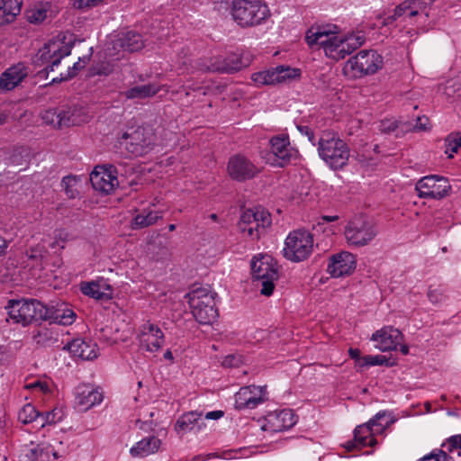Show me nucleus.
Wrapping results in <instances>:
<instances>
[{
	"label": "nucleus",
	"instance_id": "obj_1",
	"mask_svg": "<svg viewBox=\"0 0 461 461\" xmlns=\"http://www.w3.org/2000/svg\"><path fill=\"white\" fill-rule=\"evenodd\" d=\"M310 48L322 50L324 55L335 61L344 59L365 42L362 32H343L334 23H314L305 32Z\"/></svg>",
	"mask_w": 461,
	"mask_h": 461
},
{
	"label": "nucleus",
	"instance_id": "obj_2",
	"mask_svg": "<svg viewBox=\"0 0 461 461\" xmlns=\"http://www.w3.org/2000/svg\"><path fill=\"white\" fill-rule=\"evenodd\" d=\"M71 52V45L64 39L57 38L46 43L38 53V60L41 61V65H46L48 72H58V76L52 77V81L68 80L76 75V72L81 69L86 64V59L73 64L70 68H59L60 61Z\"/></svg>",
	"mask_w": 461,
	"mask_h": 461
},
{
	"label": "nucleus",
	"instance_id": "obj_3",
	"mask_svg": "<svg viewBox=\"0 0 461 461\" xmlns=\"http://www.w3.org/2000/svg\"><path fill=\"white\" fill-rule=\"evenodd\" d=\"M230 14L234 22L242 28L261 25L271 14L268 6L261 0H234Z\"/></svg>",
	"mask_w": 461,
	"mask_h": 461
},
{
	"label": "nucleus",
	"instance_id": "obj_4",
	"mask_svg": "<svg viewBox=\"0 0 461 461\" xmlns=\"http://www.w3.org/2000/svg\"><path fill=\"white\" fill-rule=\"evenodd\" d=\"M320 158L332 169L343 168L350 157L347 143L334 132H323L318 142Z\"/></svg>",
	"mask_w": 461,
	"mask_h": 461
},
{
	"label": "nucleus",
	"instance_id": "obj_5",
	"mask_svg": "<svg viewBox=\"0 0 461 461\" xmlns=\"http://www.w3.org/2000/svg\"><path fill=\"white\" fill-rule=\"evenodd\" d=\"M251 274L261 294L269 296L273 294L275 281L278 278L277 263L268 254H258L250 262Z\"/></svg>",
	"mask_w": 461,
	"mask_h": 461
},
{
	"label": "nucleus",
	"instance_id": "obj_6",
	"mask_svg": "<svg viewBox=\"0 0 461 461\" xmlns=\"http://www.w3.org/2000/svg\"><path fill=\"white\" fill-rule=\"evenodd\" d=\"M8 321L26 326L32 321L46 320L49 310L37 300H10L5 306Z\"/></svg>",
	"mask_w": 461,
	"mask_h": 461
},
{
	"label": "nucleus",
	"instance_id": "obj_7",
	"mask_svg": "<svg viewBox=\"0 0 461 461\" xmlns=\"http://www.w3.org/2000/svg\"><path fill=\"white\" fill-rule=\"evenodd\" d=\"M383 64V57L375 50H361L347 60L342 71L348 78H359L375 74L382 68Z\"/></svg>",
	"mask_w": 461,
	"mask_h": 461
},
{
	"label": "nucleus",
	"instance_id": "obj_8",
	"mask_svg": "<svg viewBox=\"0 0 461 461\" xmlns=\"http://www.w3.org/2000/svg\"><path fill=\"white\" fill-rule=\"evenodd\" d=\"M195 320L202 324H210L218 316L215 309L214 294L207 288L193 290L185 296Z\"/></svg>",
	"mask_w": 461,
	"mask_h": 461
},
{
	"label": "nucleus",
	"instance_id": "obj_9",
	"mask_svg": "<svg viewBox=\"0 0 461 461\" xmlns=\"http://www.w3.org/2000/svg\"><path fill=\"white\" fill-rule=\"evenodd\" d=\"M66 453V447L59 438L31 442L23 447L19 461H53Z\"/></svg>",
	"mask_w": 461,
	"mask_h": 461
},
{
	"label": "nucleus",
	"instance_id": "obj_10",
	"mask_svg": "<svg viewBox=\"0 0 461 461\" xmlns=\"http://www.w3.org/2000/svg\"><path fill=\"white\" fill-rule=\"evenodd\" d=\"M385 416V412H378L368 422L357 426L354 430V440L347 442L345 447L351 451L357 446L374 447L376 444L374 436L383 433L393 422V420H388L384 422Z\"/></svg>",
	"mask_w": 461,
	"mask_h": 461
},
{
	"label": "nucleus",
	"instance_id": "obj_11",
	"mask_svg": "<svg viewBox=\"0 0 461 461\" xmlns=\"http://www.w3.org/2000/svg\"><path fill=\"white\" fill-rule=\"evenodd\" d=\"M377 235L375 224L364 215H356L348 221L344 230L347 243L351 247H364Z\"/></svg>",
	"mask_w": 461,
	"mask_h": 461
},
{
	"label": "nucleus",
	"instance_id": "obj_12",
	"mask_svg": "<svg viewBox=\"0 0 461 461\" xmlns=\"http://www.w3.org/2000/svg\"><path fill=\"white\" fill-rule=\"evenodd\" d=\"M300 68L280 65L267 70L255 72L251 80L256 86L288 85L301 78Z\"/></svg>",
	"mask_w": 461,
	"mask_h": 461
},
{
	"label": "nucleus",
	"instance_id": "obj_13",
	"mask_svg": "<svg viewBox=\"0 0 461 461\" xmlns=\"http://www.w3.org/2000/svg\"><path fill=\"white\" fill-rule=\"evenodd\" d=\"M271 224V216L264 208L257 207L244 211L239 222V230L245 238L258 240L264 229Z\"/></svg>",
	"mask_w": 461,
	"mask_h": 461
},
{
	"label": "nucleus",
	"instance_id": "obj_14",
	"mask_svg": "<svg viewBox=\"0 0 461 461\" xmlns=\"http://www.w3.org/2000/svg\"><path fill=\"white\" fill-rule=\"evenodd\" d=\"M312 235L303 230L291 232L285 241L284 256L294 262L306 259L312 252Z\"/></svg>",
	"mask_w": 461,
	"mask_h": 461
},
{
	"label": "nucleus",
	"instance_id": "obj_15",
	"mask_svg": "<svg viewBox=\"0 0 461 461\" xmlns=\"http://www.w3.org/2000/svg\"><path fill=\"white\" fill-rule=\"evenodd\" d=\"M419 197L440 200L451 191L448 180L438 175H429L420 178L415 186Z\"/></svg>",
	"mask_w": 461,
	"mask_h": 461
},
{
	"label": "nucleus",
	"instance_id": "obj_16",
	"mask_svg": "<svg viewBox=\"0 0 461 461\" xmlns=\"http://www.w3.org/2000/svg\"><path fill=\"white\" fill-rule=\"evenodd\" d=\"M154 140L152 129L139 127L131 132L123 133L121 144L131 154L141 156L151 149Z\"/></svg>",
	"mask_w": 461,
	"mask_h": 461
},
{
	"label": "nucleus",
	"instance_id": "obj_17",
	"mask_svg": "<svg viewBox=\"0 0 461 461\" xmlns=\"http://www.w3.org/2000/svg\"><path fill=\"white\" fill-rule=\"evenodd\" d=\"M93 188L102 194H111L118 185L117 171L112 165L97 166L90 175Z\"/></svg>",
	"mask_w": 461,
	"mask_h": 461
},
{
	"label": "nucleus",
	"instance_id": "obj_18",
	"mask_svg": "<svg viewBox=\"0 0 461 461\" xmlns=\"http://www.w3.org/2000/svg\"><path fill=\"white\" fill-rule=\"evenodd\" d=\"M357 267L356 256L348 251H340L330 257L327 272L335 278L350 276Z\"/></svg>",
	"mask_w": 461,
	"mask_h": 461
},
{
	"label": "nucleus",
	"instance_id": "obj_19",
	"mask_svg": "<svg viewBox=\"0 0 461 461\" xmlns=\"http://www.w3.org/2000/svg\"><path fill=\"white\" fill-rule=\"evenodd\" d=\"M272 164L285 167L298 157V151L291 146L288 137L276 136L271 139Z\"/></svg>",
	"mask_w": 461,
	"mask_h": 461
},
{
	"label": "nucleus",
	"instance_id": "obj_20",
	"mask_svg": "<svg viewBox=\"0 0 461 461\" xmlns=\"http://www.w3.org/2000/svg\"><path fill=\"white\" fill-rule=\"evenodd\" d=\"M267 399L266 386H244L235 394V407L237 409H254Z\"/></svg>",
	"mask_w": 461,
	"mask_h": 461
},
{
	"label": "nucleus",
	"instance_id": "obj_21",
	"mask_svg": "<svg viewBox=\"0 0 461 461\" xmlns=\"http://www.w3.org/2000/svg\"><path fill=\"white\" fill-rule=\"evenodd\" d=\"M30 74V68L22 62L6 68L0 75V91L8 92L19 86Z\"/></svg>",
	"mask_w": 461,
	"mask_h": 461
},
{
	"label": "nucleus",
	"instance_id": "obj_22",
	"mask_svg": "<svg viewBox=\"0 0 461 461\" xmlns=\"http://www.w3.org/2000/svg\"><path fill=\"white\" fill-rule=\"evenodd\" d=\"M371 340L375 342V347L377 349L384 352L390 351L396 349L397 346L401 344L402 334L398 329L387 326L375 331L372 335Z\"/></svg>",
	"mask_w": 461,
	"mask_h": 461
},
{
	"label": "nucleus",
	"instance_id": "obj_23",
	"mask_svg": "<svg viewBox=\"0 0 461 461\" xmlns=\"http://www.w3.org/2000/svg\"><path fill=\"white\" fill-rule=\"evenodd\" d=\"M139 339L140 347L146 351L157 352L164 343V334L157 325L146 323L141 327Z\"/></svg>",
	"mask_w": 461,
	"mask_h": 461
},
{
	"label": "nucleus",
	"instance_id": "obj_24",
	"mask_svg": "<svg viewBox=\"0 0 461 461\" xmlns=\"http://www.w3.org/2000/svg\"><path fill=\"white\" fill-rule=\"evenodd\" d=\"M430 4V0H405L395 8L393 15L388 16L384 20V24H391L398 17L403 15L412 17L424 13L428 16L426 10Z\"/></svg>",
	"mask_w": 461,
	"mask_h": 461
},
{
	"label": "nucleus",
	"instance_id": "obj_25",
	"mask_svg": "<svg viewBox=\"0 0 461 461\" xmlns=\"http://www.w3.org/2000/svg\"><path fill=\"white\" fill-rule=\"evenodd\" d=\"M75 401L81 411H87L103 401V393L91 384H80L75 390Z\"/></svg>",
	"mask_w": 461,
	"mask_h": 461
},
{
	"label": "nucleus",
	"instance_id": "obj_26",
	"mask_svg": "<svg viewBox=\"0 0 461 461\" xmlns=\"http://www.w3.org/2000/svg\"><path fill=\"white\" fill-rule=\"evenodd\" d=\"M266 421L264 429L280 432L292 428L296 423V418L292 410H281L269 413Z\"/></svg>",
	"mask_w": 461,
	"mask_h": 461
},
{
	"label": "nucleus",
	"instance_id": "obj_27",
	"mask_svg": "<svg viewBox=\"0 0 461 461\" xmlns=\"http://www.w3.org/2000/svg\"><path fill=\"white\" fill-rule=\"evenodd\" d=\"M227 169L231 178L240 181L251 178L258 173L256 167L240 155L230 158Z\"/></svg>",
	"mask_w": 461,
	"mask_h": 461
},
{
	"label": "nucleus",
	"instance_id": "obj_28",
	"mask_svg": "<svg viewBox=\"0 0 461 461\" xmlns=\"http://www.w3.org/2000/svg\"><path fill=\"white\" fill-rule=\"evenodd\" d=\"M81 292L95 300L107 301L112 298L113 289L104 279H98L80 284Z\"/></svg>",
	"mask_w": 461,
	"mask_h": 461
},
{
	"label": "nucleus",
	"instance_id": "obj_29",
	"mask_svg": "<svg viewBox=\"0 0 461 461\" xmlns=\"http://www.w3.org/2000/svg\"><path fill=\"white\" fill-rule=\"evenodd\" d=\"M67 348L75 357L91 360L98 356L97 345L81 339H74Z\"/></svg>",
	"mask_w": 461,
	"mask_h": 461
},
{
	"label": "nucleus",
	"instance_id": "obj_30",
	"mask_svg": "<svg viewBox=\"0 0 461 461\" xmlns=\"http://www.w3.org/2000/svg\"><path fill=\"white\" fill-rule=\"evenodd\" d=\"M203 426V419L201 413L192 411L181 416L176 423L177 433H186L193 430H200Z\"/></svg>",
	"mask_w": 461,
	"mask_h": 461
},
{
	"label": "nucleus",
	"instance_id": "obj_31",
	"mask_svg": "<svg viewBox=\"0 0 461 461\" xmlns=\"http://www.w3.org/2000/svg\"><path fill=\"white\" fill-rule=\"evenodd\" d=\"M161 445L160 439L155 437L145 438L130 449V454L133 457H143L157 452Z\"/></svg>",
	"mask_w": 461,
	"mask_h": 461
},
{
	"label": "nucleus",
	"instance_id": "obj_32",
	"mask_svg": "<svg viewBox=\"0 0 461 461\" xmlns=\"http://www.w3.org/2000/svg\"><path fill=\"white\" fill-rule=\"evenodd\" d=\"M242 68L241 59L237 54H231L226 59H218L212 62L205 70L231 73Z\"/></svg>",
	"mask_w": 461,
	"mask_h": 461
},
{
	"label": "nucleus",
	"instance_id": "obj_33",
	"mask_svg": "<svg viewBox=\"0 0 461 461\" xmlns=\"http://www.w3.org/2000/svg\"><path fill=\"white\" fill-rule=\"evenodd\" d=\"M22 0H0V25L14 21L21 13Z\"/></svg>",
	"mask_w": 461,
	"mask_h": 461
},
{
	"label": "nucleus",
	"instance_id": "obj_34",
	"mask_svg": "<svg viewBox=\"0 0 461 461\" xmlns=\"http://www.w3.org/2000/svg\"><path fill=\"white\" fill-rule=\"evenodd\" d=\"M158 90L159 87L154 84L140 85L129 88L123 92V95L127 99H144L153 96Z\"/></svg>",
	"mask_w": 461,
	"mask_h": 461
},
{
	"label": "nucleus",
	"instance_id": "obj_35",
	"mask_svg": "<svg viewBox=\"0 0 461 461\" xmlns=\"http://www.w3.org/2000/svg\"><path fill=\"white\" fill-rule=\"evenodd\" d=\"M63 126L79 125L87 121L88 116L82 108L68 107L62 109Z\"/></svg>",
	"mask_w": 461,
	"mask_h": 461
},
{
	"label": "nucleus",
	"instance_id": "obj_36",
	"mask_svg": "<svg viewBox=\"0 0 461 461\" xmlns=\"http://www.w3.org/2000/svg\"><path fill=\"white\" fill-rule=\"evenodd\" d=\"M50 14L49 3H41L35 5L26 12L27 20L31 23H42Z\"/></svg>",
	"mask_w": 461,
	"mask_h": 461
},
{
	"label": "nucleus",
	"instance_id": "obj_37",
	"mask_svg": "<svg viewBox=\"0 0 461 461\" xmlns=\"http://www.w3.org/2000/svg\"><path fill=\"white\" fill-rule=\"evenodd\" d=\"M159 218H161L159 212L142 211L134 217L131 225L133 229L145 228L154 224Z\"/></svg>",
	"mask_w": 461,
	"mask_h": 461
},
{
	"label": "nucleus",
	"instance_id": "obj_38",
	"mask_svg": "<svg viewBox=\"0 0 461 461\" xmlns=\"http://www.w3.org/2000/svg\"><path fill=\"white\" fill-rule=\"evenodd\" d=\"M76 314L71 309L57 308L52 312H49L47 319H52L54 322L61 325H70L75 321Z\"/></svg>",
	"mask_w": 461,
	"mask_h": 461
},
{
	"label": "nucleus",
	"instance_id": "obj_39",
	"mask_svg": "<svg viewBox=\"0 0 461 461\" xmlns=\"http://www.w3.org/2000/svg\"><path fill=\"white\" fill-rule=\"evenodd\" d=\"M123 39L121 32L110 35L105 44V55L114 57L119 54L121 50H125Z\"/></svg>",
	"mask_w": 461,
	"mask_h": 461
},
{
	"label": "nucleus",
	"instance_id": "obj_40",
	"mask_svg": "<svg viewBox=\"0 0 461 461\" xmlns=\"http://www.w3.org/2000/svg\"><path fill=\"white\" fill-rule=\"evenodd\" d=\"M122 37H123V43L125 50L128 51H138L143 47V41L140 34L133 32H121Z\"/></svg>",
	"mask_w": 461,
	"mask_h": 461
},
{
	"label": "nucleus",
	"instance_id": "obj_41",
	"mask_svg": "<svg viewBox=\"0 0 461 461\" xmlns=\"http://www.w3.org/2000/svg\"><path fill=\"white\" fill-rule=\"evenodd\" d=\"M19 420L23 424L39 422V411L30 403L25 404L18 413Z\"/></svg>",
	"mask_w": 461,
	"mask_h": 461
},
{
	"label": "nucleus",
	"instance_id": "obj_42",
	"mask_svg": "<svg viewBox=\"0 0 461 461\" xmlns=\"http://www.w3.org/2000/svg\"><path fill=\"white\" fill-rule=\"evenodd\" d=\"M41 119L44 123L53 127H63V112L62 109L55 110L50 109L41 114Z\"/></svg>",
	"mask_w": 461,
	"mask_h": 461
},
{
	"label": "nucleus",
	"instance_id": "obj_43",
	"mask_svg": "<svg viewBox=\"0 0 461 461\" xmlns=\"http://www.w3.org/2000/svg\"><path fill=\"white\" fill-rule=\"evenodd\" d=\"M25 388L32 392L48 394L52 392L53 383L48 379H36L25 384Z\"/></svg>",
	"mask_w": 461,
	"mask_h": 461
},
{
	"label": "nucleus",
	"instance_id": "obj_44",
	"mask_svg": "<svg viewBox=\"0 0 461 461\" xmlns=\"http://www.w3.org/2000/svg\"><path fill=\"white\" fill-rule=\"evenodd\" d=\"M223 89V86H197L194 87L188 86V89L186 91V95H190L191 94H194V97H199L200 95H218L221 94Z\"/></svg>",
	"mask_w": 461,
	"mask_h": 461
},
{
	"label": "nucleus",
	"instance_id": "obj_45",
	"mask_svg": "<svg viewBox=\"0 0 461 461\" xmlns=\"http://www.w3.org/2000/svg\"><path fill=\"white\" fill-rule=\"evenodd\" d=\"M36 342L43 346H50L58 341V333L49 329H41L35 336Z\"/></svg>",
	"mask_w": 461,
	"mask_h": 461
},
{
	"label": "nucleus",
	"instance_id": "obj_46",
	"mask_svg": "<svg viewBox=\"0 0 461 461\" xmlns=\"http://www.w3.org/2000/svg\"><path fill=\"white\" fill-rule=\"evenodd\" d=\"M447 141V145L446 148V153L449 158H453L454 153H457L461 150V135L456 134L449 136Z\"/></svg>",
	"mask_w": 461,
	"mask_h": 461
},
{
	"label": "nucleus",
	"instance_id": "obj_47",
	"mask_svg": "<svg viewBox=\"0 0 461 461\" xmlns=\"http://www.w3.org/2000/svg\"><path fill=\"white\" fill-rule=\"evenodd\" d=\"M107 3L108 0H73V7L86 11Z\"/></svg>",
	"mask_w": 461,
	"mask_h": 461
},
{
	"label": "nucleus",
	"instance_id": "obj_48",
	"mask_svg": "<svg viewBox=\"0 0 461 461\" xmlns=\"http://www.w3.org/2000/svg\"><path fill=\"white\" fill-rule=\"evenodd\" d=\"M77 179L74 176H66L62 179L61 185L69 198H75L77 194L76 185Z\"/></svg>",
	"mask_w": 461,
	"mask_h": 461
},
{
	"label": "nucleus",
	"instance_id": "obj_49",
	"mask_svg": "<svg viewBox=\"0 0 461 461\" xmlns=\"http://www.w3.org/2000/svg\"><path fill=\"white\" fill-rule=\"evenodd\" d=\"M387 359L384 356H365L360 359V367L370 366H382L386 363Z\"/></svg>",
	"mask_w": 461,
	"mask_h": 461
},
{
	"label": "nucleus",
	"instance_id": "obj_50",
	"mask_svg": "<svg viewBox=\"0 0 461 461\" xmlns=\"http://www.w3.org/2000/svg\"><path fill=\"white\" fill-rule=\"evenodd\" d=\"M68 233L65 230H56L54 231L55 241L51 244V247L64 248L65 242L68 240Z\"/></svg>",
	"mask_w": 461,
	"mask_h": 461
},
{
	"label": "nucleus",
	"instance_id": "obj_51",
	"mask_svg": "<svg viewBox=\"0 0 461 461\" xmlns=\"http://www.w3.org/2000/svg\"><path fill=\"white\" fill-rule=\"evenodd\" d=\"M443 446L450 452L458 450V455L461 456V434L451 437Z\"/></svg>",
	"mask_w": 461,
	"mask_h": 461
},
{
	"label": "nucleus",
	"instance_id": "obj_52",
	"mask_svg": "<svg viewBox=\"0 0 461 461\" xmlns=\"http://www.w3.org/2000/svg\"><path fill=\"white\" fill-rule=\"evenodd\" d=\"M420 461H452V459L444 451L438 450L423 456Z\"/></svg>",
	"mask_w": 461,
	"mask_h": 461
},
{
	"label": "nucleus",
	"instance_id": "obj_53",
	"mask_svg": "<svg viewBox=\"0 0 461 461\" xmlns=\"http://www.w3.org/2000/svg\"><path fill=\"white\" fill-rule=\"evenodd\" d=\"M397 128L396 121L386 119L380 122V131L384 133H391Z\"/></svg>",
	"mask_w": 461,
	"mask_h": 461
},
{
	"label": "nucleus",
	"instance_id": "obj_54",
	"mask_svg": "<svg viewBox=\"0 0 461 461\" xmlns=\"http://www.w3.org/2000/svg\"><path fill=\"white\" fill-rule=\"evenodd\" d=\"M242 363V358L238 355H229L222 361V365L227 367L239 366Z\"/></svg>",
	"mask_w": 461,
	"mask_h": 461
},
{
	"label": "nucleus",
	"instance_id": "obj_55",
	"mask_svg": "<svg viewBox=\"0 0 461 461\" xmlns=\"http://www.w3.org/2000/svg\"><path fill=\"white\" fill-rule=\"evenodd\" d=\"M428 298L433 304H438L443 301L444 296L440 290L429 289L428 293Z\"/></svg>",
	"mask_w": 461,
	"mask_h": 461
},
{
	"label": "nucleus",
	"instance_id": "obj_56",
	"mask_svg": "<svg viewBox=\"0 0 461 461\" xmlns=\"http://www.w3.org/2000/svg\"><path fill=\"white\" fill-rule=\"evenodd\" d=\"M55 422V413L48 412L44 415H41L39 413V422L38 425L41 428L45 427L46 424H51Z\"/></svg>",
	"mask_w": 461,
	"mask_h": 461
},
{
	"label": "nucleus",
	"instance_id": "obj_57",
	"mask_svg": "<svg viewBox=\"0 0 461 461\" xmlns=\"http://www.w3.org/2000/svg\"><path fill=\"white\" fill-rule=\"evenodd\" d=\"M113 68L109 64H102L95 68V73L98 75H109Z\"/></svg>",
	"mask_w": 461,
	"mask_h": 461
},
{
	"label": "nucleus",
	"instance_id": "obj_58",
	"mask_svg": "<svg viewBox=\"0 0 461 461\" xmlns=\"http://www.w3.org/2000/svg\"><path fill=\"white\" fill-rule=\"evenodd\" d=\"M223 416V411H209L203 417V420H218Z\"/></svg>",
	"mask_w": 461,
	"mask_h": 461
},
{
	"label": "nucleus",
	"instance_id": "obj_59",
	"mask_svg": "<svg viewBox=\"0 0 461 461\" xmlns=\"http://www.w3.org/2000/svg\"><path fill=\"white\" fill-rule=\"evenodd\" d=\"M428 122H429V120L426 117L418 118L414 128L417 130H420V131L426 130L428 128Z\"/></svg>",
	"mask_w": 461,
	"mask_h": 461
},
{
	"label": "nucleus",
	"instance_id": "obj_60",
	"mask_svg": "<svg viewBox=\"0 0 461 461\" xmlns=\"http://www.w3.org/2000/svg\"><path fill=\"white\" fill-rule=\"evenodd\" d=\"M349 356L357 361V365L360 366V359H362L363 357L360 356V351L357 348H350L348 350Z\"/></svg>",
	"mask_w": 461,
	"mask_h": 461
},
{
	"label": "nucleus",
	"instance_id": "obj_61",
	"mask_svg": "<svg viewBox=\"0 0 461 461\" xmlns=\"http://www.w3.org/2000/svg\"><path fill=\"white\" fill-rule=\"evenodd\" d=\"M170 255V251L167 248H163L161 250V255L157 257V260L167 259Z\"/></svg>",
	"mask_w": 461,
	"mask_h": 461
},
{
	"label": "nucleus",
	"instance_id": "obj_62",
	"mask_svg": "<svg viewBox=\"0 0 461 461\" xmlns=\"http://www.w3.org/2000/svg\"><path fill=\"white\" fill-rule=\"evenodd\" d=\"M298 130L302 132V133H305L306 135L309 136V140L312 141V134L310 132V130L308 129V127L306 126H298L297 127Z\"/></svg>",
	"mask_w": 461,
	"mask_h": 461
},
{
	"label": "nucleus",
	"instance_id": "obj_63",
	"mask_svg": "<svg viewBox=\"0 0 461 461\" xmlns=\"http://www.w3.org/2000/svg\"><path fill=\"white\" fill-rule=\"evenodd\" d=\"M7 248V241L0 235V255L4 254Z\"/></svg>",
	"mask_w": 461,
	"mask_h": 461
},
{
	"label": "nucleus",
	"instance_id": "obj_64",
	"mask_svg": "<svg viewBox=\"0 0 461 461\" xmlns=\"http://www.w3.org/2000/svg\"><path fill=\"white\" fill-rule=\"evenodd\" d=\"M164 357L165 359L169 360L171 362L174 359L172 352L169 349L166 350V352L164 353Z\"/></svg>",
	"mask_w": 461,
	"mask_h": 461
}]
</instances>
